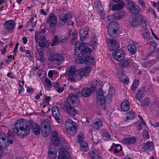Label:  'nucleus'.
<instances>
[{"label": "nucleus", "instance_id": "nucleus-1", "mask_svg": "<svg viewBox=\"0 0 159 159\" xmlns=\"http://www.w3.org/2000/svg\"><path fill=\"white\" fill-rule=\"evenodd\" d=\"M14 127L12 130L20 138H23L30 133V128L26 122L17 120L15 124Z\"/></svg>", "mask_w": 159, "mask_h": 159}, {"label": "nucleus", "instance_id": "nucleus-2", "mask_svg": "<svg viewBox=\"0 0 159 159\" xmlns=\"http://www.w3.org/2000/svg\"><path fill=\"white\" fill-rule=\"evenodd\" d=\"M119 24L117 21L111 22L107 26V32L109 35L112 38L117 37L118 34L117 30L119 29Z\"/></svg>", "mask_w": 159, "mask_h": 159}, {"label": "nucleus", "instance_id": "nucleus-3", "mask_svg": "<svg viewBox=\"0 0 159 159\" xmlns=\"http://www.w3.org/2000/svg\"><path fill=\"white\" fill-rule=\"evenodd\" d=\"M51 140L53 144L56 146H58L61 144H64V147H67V144L66 140H62L61 136L57 132L53 131L51 135Z\"/></svg>", "mask_w": 159, "mask_h": 159}, {"label": "nucleus", "instance_id": "nucleus-4", "mask_svg": "<svg viewBox=\"0 0 159 159\" xmlns=\"http://www.w3.org/2000/svg\"><path fill=\"white\" fill-rule=\"evenodd\" d=\"M126 8L133 15L138 14L141 11L140 7L134 2L127 0Z\"/></svg>", "mask_w": 159, "mask_h": 159}, {"label": "nucleus", "instance_id": "nucleus-5", "mask_svg": "<svg viewBox=\"0 0 159 159\" xmlns=\"http://www.w3.org/2000/svg\"><path fill=\"white\" fill-rule=\"evenodd\" d=\"M41 134L43 136L46 137L51 132L50 123L48 119L43 120L41 125Z\"/></svg>", "mask_w": 159, "mask_h": 159}, {"label": "nucleus", "instance_id": "nucleus-6", "mask_svg": "<svg viewBox=\"0 0 159 159\" xmlns=\"http://www.w3.org/2000/svg\"><path fill=\"white\" fill-rule=\"evenodd\" d=\"M92 68L89 66H87L84 68L80 69L77 70L75 77L77 80L79 81L86 77L91 70Z\"/></svg>", "mask_w": 159, "mask_h": 159}, {"label": "nucleus", "instance_id": "nucleus-7", "mask_svg": "<svg viewBox=\"0 0 159 159\" xmlns=\"http://www.w3.org/2000/svg\"><path fill=\"white\" fill-rule=\"evenodd\" d=\"M97 103L98 105V107L102 110H105L106 107V104L105 98L101 89H99L97 92Z\"/></svg>", "mask_w": 159, "mask_h": 159}, {"label": "nucleus", "instance_id": "nucleus-8", "mask_svg": "<svg viewBox=\"0 0 159 159\" xmlns=\"http://www.w3.org/2000/svg\"><path fill=\"white\" fill-rule=\"evenodd\" d=\"M48 60L50 61H54L57 64H61L65 61L64 57L61 54L55 53L51 55L48 57Z\"/></svg>", "mask_w": 159, "mask_h": 159}, {"label": "nucleus", "instance_id": "nucleus-9", "mask_svg": "<svg viewBox=\"0 0 159 159\" xmlns=\"http://www.w3.org/2000/svg\"><path fill=\"white\" fill-rule=\"evenodd\" d=\"M79 101V98L74 93L69 94L66 98V102L64 103V105H72L76 104Z\"/></svg>", "mask_w": 159, "mask_h": 159}, {"label": "nucleus", "instance_id": "nucleus-10", "mask_svg": "<svg viewBox=\"0 0 159 159\" xmlns=\"http://www.w3.org/2000/svg\"><path fill=\"white\" fill-rule=\"evenodd\" d=\"M112 54L113 58L118 61H120L123 59L125 56L124 51L121 49L113 52Z\"/></svg>", "mask_w": 159, "mask_h": 159}, {"label": "nucleus", "instance_id": "nucleus-11", "mask_svg": "<svg viewBox=\"0 0 159 159\" xmlns=\"http://www.w3.org/2000/svg\"><path fill=\"white\" fill-rule=\"evenodd\" d=\"M47 22L49 24L50 27H54L57 22V18L53 13H51L46 20Z\"/></svg>", "mask_w": 159, "mask_h": 159}, {"label": "nucleus", "instance_id": "nucleus-12", "mask_svg": "<svg viewBox=\"0 0 159 159\" xmlns=\"http://www.w3.org/2000/svg\"><path fill=\"white\" fill-rule=\"evenodd\" d=\"M106 42L110 49L112 51L119 48V44L115 39L109 38L107 40Z\"/></svg>", "mask_w": 159, "mask_h": 159}, {"label": "nucleus", "instance_id": "nucleus-13", "mask_svg": "<svg viewBox=\"0 0 159 159\" xmlns=\"http://www.w3.org/2000/svg\"><path fill=\"white\" fill-rule=\"evenodd\" d=\"M15 25V22L13 20L6 21L4 24L5 29L7 30L8 32L11 33L14 30Z\"/></svg>", "mask_w": 159, "mask_h": 159}, {"label": "nucleus", "instance_id": "nucleus-14", "mask_svg": "<svg viewBox=\"0 0 159 159\" xmlns=\"http://www.w3.org/2000/svg\"><path fill=\"white\" fill-rule=\"evenodd\" d=\"M57 159H70V155L69 152L62 148L59 150Z\"/></svg>", "mask_w": 159, "mask_h": 159}, {"label": "nucleus", "instance_id": "nucleus-15", "mask_svg": "<svg viewBox=\"0 0 159 159\" xmlns=\"http://www.w3.org/2000/svg\"><path fill=\"white\" fill-rule=\"evenodd\" d=\"M143 18V16L139 14L132 18L130 21L131 25L135 27L141 24V21Z\"/></svg>", "mask_w": 159, "mask_h": 159}, {"label": "nucleus", "instance_id": "nucleus-16", "mask_svg": "<svg viewBox=\"0 0 159 159\" xmlns=\"http://www.w3.org/2000/svg\"><path fill=\"white\" fill-rule=\"evenodd\" d=\"M63 107L66 110L67 113L70 115L75 116L77 114V110L72 105H64Z\"/></svg>", "mask_w": 159, "mask_h": 159}, {"label": "nucleus", "instance_id": "nucleus-17", "mask_svg": "<svg viewBox=\"0 0 159 159\" xmlns=\"http://www.w3.org/2000/svg\"><path fill=\"white\" fill-rule=\"evenodd\" d=\"M96 89V87L93 86H91L90 88L88 87L84 88L82 90V95L84 97H88L92 93V90L94 91H95Z\"/></svg>", "mask_w": 159, "mask_h": 159}, {"label": "nucleus", "instance_id": "nucleus-18", "mask_svg": "<svg viewBox=\"0 0 159 159\" xmlns=\"http://www.w3.org/2000/svg\"><path fill=\"white\" fill-rule=\"evenodd\" d=\"M89 155L92 159H102V154L100 151L97 150L91 151L89 152Z\"/></svg>", "mask_w": 159, "mask_h": 159}, {"label": "nucleus", "instance_id": "nucleus-19", "mask_svg": "<svg viewBox=\"0 0 159 159\" xmlns=\"http://www.w3.org/2000/svg\"><path fill=\"white\" fill-rule=\"evenodd\" d=\"M91 51V49L86 46L85 43L81 42V53L83 56L85 57L90 54Z\"/></svg>", "mask_w": 159, "mask_h": 159}, {"label": "nucleus", "instance_id": "nucleus-20", "mask_svg": "<svg viewBox=\"0 0 159 159\" xmlns=\"http://www.w3.org/2000/svg\"><path fill=\"white\" fill-rule=\"evenodd\" d=\"M89 29L88 27L85 26L80 30L79 33V35L80 36V39L82 41H84L86 38L89 34Z\"/></svg>", "mask_w": 159, "mask_h": 159}, {"label": "nucleus", "instance_id": "nucleus-21", "mask_svg": "<svg viewBox=\"0 0 159 159\" xmlns=\"http://www.w3.org/2000/svg\"><path fill=\"white\" fill-rule=\"evenodd\" d=\"M52 112L56 120L58 122H60L61 115L58 108L57 106H54L52 108Z\"/></svg>", "mask_w": 159, "mask_h": 159}, {"label": "nucleus", "instance_id": "nucleus-22", "mask_svg": "<svg viewBox=\"0 0 159 159\" xmlns=\"http://www.w3.org/2000/svg\"><path fill=\"white\" fill-rule=\"evenodd\" d=\"M6 138H7L5 134L2 132L0 133V146L2 147V146L4 145V143L7 142V141H9V144H12L13 143V140L9 139L8 138L7 140L6 141Z\"/></svg>", "mask_w": 159, "mask_h": 159}, {"label": "nucleus", "instance_id": "nucleus-23", "mask_svg": "<svg viewBox=\"0 0 159 159\" xmlns=\"http://www.w3.org/2000/svg\"><path fill=\"white\" fill-rule=\"evenodd\" d=\"M154 144L152 142H147L143 143L142 146L143 151H150L153 149Z\"/></svg>", "mask_w": 159, "mask_h": 159}, {"label": "nucleus", "instance_id": "nucleus-24", "mask_svg": "<svg viewBox=\"0 0 159 159\" xmlns=\"http://www.w3.org/2000/svg\"><path fill=\"white\" fill-rule=\"evenodd\" d=\"M145 90L143 88H141L139 89L138 92L136 93L135 98L139 101H140L141 99L143 98L145 95Z\"/></svg>", "mask_w": 159, "mask_h": 159}, {"label": "nucleus", "instance_id": "nucleus-25", "mask_svg": "<svg viewBox=\"0 0 159 159\" xmlns=\"http://www.w3.org/2000/svg\"><path fill=\"white\" fill-rule=\"evenodd\" d=\"M114 4L111 6V10L112 11H120L124 7L125 5L124 1H121L120 2Z\"/></svg>", "mask_w": 159, "mask_h": 159}, {"label": "nucleus", "instance_id": "nucleus-26", "mask_svg": "<svg viewBox=\"0 0 159 159\" xmlns=\"http://www.w3.org/2000/svg\"><path fill=\"white\" fill-rule=\"evenodd\" d=\"M81 42L77 41L75 44L74 55L77 56L81 53Z\"/></svg>", "mask_w": 159, "mask_h": 159}, {"label": "nucleus", "instance_id": "nucleus-27", "mask_svg": "<svg viewBox=\"0 0 159 159\" xmlns=\"http://www.w3.org/2000/svg\"><path fill=\"white\" fill-rule=\"evenodd\" d=\"M136 140V138L133 137L124 139L122 140V142L124 144L130 145L134 144Z\"/></svg>", "mask_w": 159, "mask_h": 159}, {"label": "nucleus", "instance_id": "nucleus-28", "mask_svg": "<svg viewBox=\"0 0 159 159\" xmlns=\"http://www.w3.org/2000/svg\"><path fill=\"white\" fill-rule=\"evenodd\" d=\"M92 123V127L96 129H99L101 128L102 125V122L99 119L93 120Z\"/></svg>", "mask_w": 159, "mask_h": 159}, {"label": "nucleus", "instance_id": "nucleus-29", "mask_svg": "<svg viewBox=\"0 0 159 159\" xmlns=\"http://www.w3.org/2000/svg\"><path fill=\"white\" fill-rule=\"evenodd\" d=\"M39 45L41 47H44L47 44V41L46 37L43 35H40L39 38Z\"/></svg>", "mask_w": 159, "mask_h": 159}, {"label": "nucleus", "instance_id": "nucleus-30", "mask_svg": "<svg viewBox=\"0 0 159 159\" xmlns=\"http://www.w3.org/2000/svg\"><path fill=\"white\" fill-rule=\"evenodd\" d=\"M120 108L123 111H127L130 108L129 104L127 100H125L122 102L120 105Z\"/></svg>", "mask_w": 159, "mask_h": 159}, {"label": "nucleus", "instance_id": "nucleus-31", "mask_svg": "<svg viewBox=\"0 0 159 159\" xmlns=\"http://www.w3.org/2000/svg\"><path fill=\"white\" fill-rule=\"evenodd\" d=\"M71 16L69 14H65L64 15L60 16V19L61 21L64 23H68L71 20Z\"/></svg>", "mask_w": 159, "mask_h": 159}, {"label": "nucleus", "instance_id": "nucleus-32", "mask_svg": "<svg viewBox=\"0 0 159 159\" xmlns=\"http://www.w3.org/2000/svg\"><path fill=\"white\" fill-rule=\"evenodd\" d=\"M135 117V113L132 111H130L127 112L126 114V117L125 118V122H128L129 120L133 119Z\"/></svg>", "mask_w": 159, "mask_h": 159}, {"label": "nucleus", "instance_id": "nucleus-33", "mask_svg": "<svg viewBox=\"0 0 159 159\" xmlns=\"http://www.w3.org/2000/svg\"><path fill=\"white\" fill-rule=\"evenodd\" d=\"M75 125H76L75 123L70 119H67L65 124V126L66 130L71 127L75 126Z\"/></svg>", "mask_w": 159, "mask_h": 159}, {"label": "nucleus", "instance_id": "nucleus-34", "mask_svg": "<svg viewBox=\"0 0 159 159\" xmlns=\"http://www.w3.org/2000/svg\"><path fill=\"white\" fill-rule=\"evenodd\" d=\"M125 14V11L122 10L118 11V12L114 14V19L115 20H118L122 18Z\"/></svg>", "mask_w": 159, "mask_h": 159}, {"label": "nucleus", "instance_id": "nucleus-35", "mask_svg": "<svg viewBox=\"0 0 159 159\" xmlns=\"http://www.w3.org/2000/svg\"><path fill=\"white\" fill-rule=\"evenodd\" d=\"M32 129L35 134L39 135L40 133V128L38 124L33 123L31 125Z\"/></svg>", "mask_w": 159, "mask_h": 159}, {"label": "nucleus", "instance_id": "nucleus-36", "mask_svg": "<svg viewBox=\"0 0 159 159\" xmlns=\"http://www.w3.org/2000/svg\"><path fill=\"white\" fill-rule=\"evenodd\" d=\"M63 39L59 38V37L57 35L55 36L53 42L51 44V46H54L61 43L63 42Z\"/></svg>", "mask_w": 159, "mask_h": 159}, {"label": "nucleus", "instance_id": "nucleus-37", "mask_svg": "<svg viewBox=\"0 0 159 159\" xmlns=\"http://www.w3.org/2000/svg\"><path fill=\"white\" fill-rule=\"evenodd\" d=\"M156 63L154 60H152L148 61H145L142 63V66L144 68H146L152 66Z\"/></svg>", "mask_w": 159, "mask_h": 159}, {"label": "nucleus", "instance_id": "nucleus-38", "mask_svg": "<svg viewBox=\"0 0 159 159\" xmlns=\"http://www.w3.org/2000/svg\"><path fill=\"white\" fill-rule=\"evenodd\" d=\"M84 63L89 65H92L94 62V57L92 56L87 57L84 59Z\"/></svg>", "mask_w": 159, "mask_h": 159}, {"label": "nucleus", "instance_id": "nucleus-39", "mask_svg": "<svg viewBox=\"0 0 159 159\" xmlns=\"http://www.w3.org/2000/svg\"><path fill=\"white\" fill-rule=\"evenodd\" d=\"M119 65L121 68H124L127 67L129 66V62L128 60L123 59L120 62Z\"/></svg>", "mask_w": 159, "mask_h": 159}, {"label": "nucleus", "instance_id": "nucleus-40", "mask_svg": "<svg viewBox=\"0 0 159 159\" xmlns=\"http://www.w3.org/2000/svg\"><path fill=\"white\" fill-rule=\"evenodd\" d=\"M51 148L48 151V156L50 159H55L57 157V151L54 149H52Z\"/></svg>", "mask_w": 159, "mask_h": 159}, {"label": "nucleus", "instance_id": "nucleus-41", "mask_svg": "<svg viewBox=\"0 0 159 159\" xmlns=\"http://www.w3.org/2000/svg\"><path fill=\"white\" fill-rule=\"evenodd\" d=\"M77 71L76 68L75 66H71L68 73V76L71 77L75 74L76 75V73L77 72Z\"/></svg>", "mask_w": 159, "mask_h": 159}, {"label": "nucleus", "instance_id": "nucleus-42", "mask_svg": "<svg viewBox=\"0 0 159 159\" xmlns=\"http://www.w3.org/2000/svg\"><path fill=\"white\" fill-rule=\"evenodd\" d=\"M80 148L83 151H87L89 148L88 143L86 141L81 142L80 144Z\"/></svg>", "mask_w": 159, "mask_h": 159}, {"label": "nucleus", "instance_id": "nucleus-43", "mask_svg": "<svg viewBox=\"0 0 159 159\" xmlns=\"http://www.w3.org/2000/svg\"><path fill=\"white\" fill-rule=\"evenodd\" d=\"M66 131L68 132L70 135H74L77 132V126L75 125V126L70 128L69 129H66Z\"/></svg>", "mask_w": 159, "mask_h": 159}, {"label": "nucleus", "instance_id": "nucleus-44", "mask_svg": "<svg viewBox=\"0 0 159 159\" xmlns=\"http://www.w3.org/2000/svg\"><path fill=\"white\" fill-rule=\"evenodd\" d=\"M128 49L131 54H135L136 52V48L134 45L131 44L128 46Z\"/></svg>", "mask_w": 159, "mask_h": 159}, {"label": "nucleus", "instance_id": "nucleus-45", "mask_svg": "<svg viewBox=\"0 0 159 159\" xmlns=\"http://www.w3.org/2000/svg\"><path fill=\"white\" fill-rule=\"evenodd\" d=\"M143 35L144 39L146 40L150 39V33L148 30H146L143 32Z\"/></svg>", "mask_w": 159, "mask_h": 159}, {"label": "nucleus", "instance_id": "nucleus-46", "mask_svg": "<svg viewBox=\"0 0 159 159\" xmlns=\"http://www.w3.org/2000/svg\"><path fill=\"white\" fill-rule=\"evenodd\" d=\"M9 145V141H7V142L4 143V145L2 146V147L0 146V159L2 157L3 154V149H5Z\"/></svg>", "mask_w": 159, "mask_h": 159}, {"label": "nucleus", "instance_id": "nucleus-47", "mask_svg": "<svg viewBox=\"0 0 159 159\" xmlns=\"http://www.w3.org/2000/svg\"><path fill=\"white\" fill-rule=\"evenodd\" d=\"M94 5L97 10L101 11L102 7L101 2L99 0L95 1L94 2Z\"/></svg>", "mask_w": 159, "mask_h": 159}, {"label": "nucleus", "instance_id": "nucleus-48", "mask_svg": "<svg viewBox=\"0 0 159 159\" xmlns=\"http://www.w3.org/2000/svg\"><path fill=\"white\" fill-rule=\"evenodd\" d=\"M102 136L105 140L109 141L111 139V136L108 132H103L102 134Z\"/></svg>", "mask_w": 159, "mask_h": 159}, {"label": "nucleus", "instance_id": "nucleus-49", "mask_svg": "<svg viewBox=\"0 0 159 159\" xmlns=\"http://www.w3.org/2000/svg\"><path fill=\"white\" fill-rule=\"evenodd\" d=\"M125 71L124 70H122L119 75H117L116 78L119 79L120 81L123 82L124 78H125Z\"/></svg>", "mask_w": 159, "mask_h": 159}, {"label": "nucleus", "instance_id": "nucleus-50", "mask_svg": "<svg viewBox=\"0 0 159 159\" xmlns=\"http://www.w3.org/2000/svg\"><path fill=\"white\" fill-rule=\"evenodd\" d=\"M46 30L45 28L43 29L40 31H36L35 32V40L36 42L38 41V35L40 34H44Z\"/></svg>", "mask_w": 159, "mask_h": 159}, {"label": "nucleus", "instance_id": "nucleus-51", "mask_svg": "<svg viewBox=\"0 0 159 159\" xmlns=\"http://www.w3.org/2000/svg\"><path fill=\"white\" fill-rule=\"evenodd\" d=\"M139 82L138 80H134L131 88V89L133 90H135L138 87L139 85Z\"/></svg>", "mask_w": 159, "mask_h": 159}, {"label": "nucleus", "instance_id": "nucleus-52", "mask_svg": "<svg viewBox=\"0 0 159 159\" xmlns=\"http://www.w3.org/2000/svg\"><path fill=\"white\" fill-rule=\"evenodd\" d=\"M114 148V152L115 153H117L121 151L122 149V146L119 144L116 145L115 144Z\"/></svg>", "mask_w": 159, "mask_h": 159}, {"label": "nucleus", "instance_id": "nucleus-53", "mask_svg": "<svg viewBox=\"0 0 159 159\" xmlns=\"http://www.w3.org/2000/svg\"><path fill=\"white\" fill-rule=\"evenodd\" d=\"M75 60L76 63L78 64H83L84 63V59H83L81 56H79L76 57Z\"/></svg>", "mask_w": 159, "mask_h": 159}, {"label": "nucleus", "instance_id": "nucleus-54", "mask_svg": "<svg viewBox=\"0 0 159 159\" xmlns=\"http://www.w3.org/2000/svg\"><path fill=\"white\" fill-rule=\"evenodd\" d=\"M50 99V97H49L46 96L45 97L43 102V104L44 105L43 106L44 108L47 107L46 105L48 104Z\"/></svg>", "mask_w": 159, "mask_h": 159}, {"label": "nucleus", "instance_id": "nucleus-55", "mask_svg": "<svg viewBox=\"0 0 159 159\" xmlns=\"http://www.w3.org/2000/svg\"><path fill=\"white\" fill-rule=\"evenodd\" d=\"M44 82H45L47 87L50 88L52 86L51 81L48 78H46L44 79Z\"/></svg>", "mask_w": 159, "mask_h": 159}, {"label": "nucleus", "instance_id": "nucleus-56", "mask_svg": "<svg viewBox=\"0 0 159 159\" xmlns=\"http://www.w3.org/2000/svg\"><path fill=\"white\" fill-rule=\"evenodd\" d=\"M142 134L143 137L147 139L149 138V135L148 131L147 129H144Z\"/></svg>", "mask_w": 159, "mask_h": 159}, {"label": "nucleus", "instance_id": "nucleus-57", "mask_svg": "<svg viewBox=\"0 0 159 159\" xmlns=\"http://www.w3.org/2000/svg\"><path fill=\"white\" fill-rule=\"evenodd\" d=\"M150 48L155 49L156 48L157 43L154 41H151L149 43Z\"/></svg>", "mask_w": 159, "mask_h": 159}, {"label": "nucleus", "instance_id": "nucleus-58", "mask_svg": "<svg viewBox=\"0 0 159 159\" xmlns=\"http://www.w3.org/2000/svg\"><path fill=\"white\" fill-rule=\"evenodd\" d=\"M143 103L142 105L145 106H148L149 104V101L148 99L147 98H145L143 101Z\"/></svg>", "mask_w": 159, "mask_h": 159}, {"label": "nucleus", "instance_id": "nucleus-59", "mask_svg": "<svg viewBox=\"0 0 159 159\" xmlns=\"http://www.w3.org/2000/svg\"><path fill=\"white\" fill-rule=\"evenodd\" d=\"M26 54L28 55H27L28 57H30V58H33V53L32 51L30 50H27L26 51Z\"/></svg>", "mask_w": 159, "mask_h": 159}, {"label": "nucleus", "instance_id": "nucleus-60", "mask_svg": "<svg viewBox=\"0 0 159 159\" xmlns=\"http://www.w3.org/2000/svg\"><path fill=\"white\" fill-rule=\"evenodd\" d=\"M139 4L143 8H145L146 5L144 1L143 0H138Z\"/></svg>", "mask_w": 159, "mask_h": 159}, {"label": "nucleus", "instance_id": "nucleus-61", "mask_svg": "<svg viewBox=\"0 0 159 159\" xmlns=\"http://www.w3.org/2000/svg\"><path fill=\"white\" fill-rule=\"evenodd\" d=\"M115 92V89L114 88H110L109 89V92L108 94L110 96H112L114 94Z\"/></svg>", "mask_w": 159, "mask_h": 159}, {"label": "nucleus", "instance_id": "nucleus-62", "mask_svg": "<svg viewBox=\"0 0 159 159\" xmlns=\"http://www.w3.org/2000/svg\"><path fill=\"white\" fill-rule=\"evenodd\" d=\"M78 142L81 143L82 142H84L83 141L84 140V136L83 135L81 134L80 135H78Z\"/></svg>", "mask_w": 159, "mask_h": 159}, {"label": "nucleus", "instance_id": "nucleus-63", "mask_svg": "<svg viewBox=\"0 0 159 159\" xmlns=\"http://www.w3.org/2000/svg\"><path fill=\"white\" fill-rule=\"evenodd\" d=\"M151 125L154 127H157L159 126V122L156 123L154 121H150Z\"/></svg>", "mask_w": 159, "mask_h": 159}, {"label": "nucleus", "instance_id": "nucleus-64", "mask_svg": "<svg viewBox=\"0 0 159 159\" xmlns=\"http://www.w3.org/2000/svg\"><path fill=\"white\" fill-rule=\"evenodd\" d=\"M78 33L76 31H75L73 32L72 34V40L74 41L75 40L77 36Z\"/></svg>", "mask_w": 159, "mask_h": 159}]
</instances>
